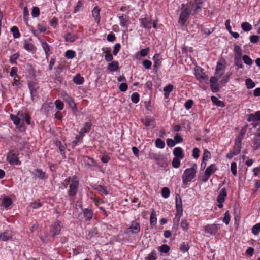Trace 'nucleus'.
I'll list each match as a JSON object with an SVG mask.
<instances>
[{
	"label": "nucleus",
	"mask_w": 260,
	"mask_h": 260,
	"mask_svg": "<svg viewBox=\"0 0 260 260\" xmlns=\"http://www.w3.org/2000/svg\"><path fill=\"white\" fill-rule=\"evenodd\" d=\"M197 172V165L196 164H193L190 168H187L184 170L182 176L183 188L188 187L189 183L196 177Z\"/></svg>",
	"instance_id": "nucleus-1"
},
{
	"label": "nucleus",
	"mask_w": 260,
	"mask_h": 260,
	"mask_svg": "<svg viewBox=\"0 0 260 260\" xmlns=\"http://www.w3.org/2000/svg\"><path fill=\"white\" fill-rule=\"evenodd\" d=\"M65 181L69 184V189L67 192L68 196H75L77 194L79 185V182L77 177L75 176L69 177L65 180Z\"/></svg>",
	"instance_id": "nucleus-2"
},
{
	"label": "nucleus",
	"mask_w": 260,
	"mask_h": 260,
	"mask_svg": "<svg viewBox=\"0 0 260 260\" xmlns=\"http://www.w3.org/2000/svg\"><path fill=\"white\" fill-rule=\"evenodd\" d=\"M179 200H178V198L176 197V213L175 216L174 218V222L178 223L183 213V208H182V200L180 196H179Z\"/></svg>",
	"instance_id": "nucleus-3"
},
{
	"label": "nucleus",
	"mask_w": 260,
	"mask_h": 260,
	"mask_svg": "<svg viewBox=\"0 0 260 260\" xmlns=\"http://www.w3.org/2000/svg\"><path fill=\"white\" fill-rule=\"evenodd\" d=\"M195 75L200 82H206L208 80V75L203 72V69L201 68H197L195 70Z\"/></svg>",
	"instance_id": "nucleus-4"
},
{
	"label": "nucleus",
	"mask_w": 260,
	"mask_h": 260,
	"mask_svg": "<svg viewBox=\"0 0 260 260\" xmlns=\"http://www.w3.org/2000/svg\"><path fill=\"white\" fill-rule=\"evenodd\" d=\"M227 196L226 189L225 188H223L221 189L219 194L217 198V201L218 203V207L222 208L223 206V203L225 200V197Z\"/></svg>",
	"instance_id": "nucleus-5"
},
{
	"label": "nucleus",
	"mask_w": 260,
	"mask_h": 260,
	"mask_svg": "<svg viewBox=\"0 0 260 260\" xmlns=\"http://www.w3.org/2000/svg\"><path fill=\"white\" fill-rule=\"evenodd\" d=\"M61 227V222L59 220L55 221L51 225L50 231L53 237L60 234Z\"/></svg>",
	"instance_id": "nucleus-6"
},
{
	"label": "nucleus",
	"mask_w": 260,
	"mask_h": 260,
	"mask_svg": "<svg viewBox=\"0 0 260 260\" xmlns=\"http://www.w3.org/2000/svg\"><path fill=\"white\" fill-rule=\"evenodd\" d=\"M220 229V225L217 224H208L204 228V230L206 233L211 235H215Z\"/></svg>",
	"instance_id": "nucleus-7"
},
{
	"label": "nucleus",
	"mask_w": 260,
	"mask_h": 260,
	"mask_svg": "<svg viewBox=\"0 0 260 260\" xmlns=\"http://www.w3.org/2000/svg\"><path fill=\"white\" fill-rule=\"evenodd\" d=\"M127 232H131L134 234H137L140 232V224L135 221L131 222L130 226L126 229Z\"/></svg>",
	"instance_id": "nucleus-8"
},
{
	"label": "nucleus",
	"mask_w": 260,
	"mask_h": 260,
	"mask_svg": "<svg viewBox=\"0 0 260 260\" xmlns=\"http://www.w3.org/2000/svg\"><path fill=\"white\" fill-rule=\"evenodd\" d=\"M19 115H10L11 120L17 128H22L24 124V119L18 117Z\"/></svg>",
	"instance_id": "nucleus-9"
},
{
	"label": "nucleus",
	"mask_w": 260,
	"mask_h": 260,
	"mask_svg": "<svg viewBox=\"0 0 260 260\" xmlns=\"http://www.w3.org/2000/svg\"><path fill=\"white\" fill-rule=\"evenodd\" d=\"M191 11L188 8H185L181 13L179 19V22L184 25L187 21Z\"/></svg>",
	"instance_id": "nucleus-10"
},
{
	"label": "nucleus",
	"mask_w": 260,
	"mask_h": 260,
	"mask_svg": "<svg viewBox=\"0 0 260 260\" xmlns=\"http://www.w3.org/2000/svg\"><path fill=\"white\" fill-rule=\"evenodd\" d=\"M260 148V128H258L253 141V149L256 150Z\"/></svg>",
	"instance_id": "nucleus-11"
},
{
	"label": "nucleus",
	"mask_w": 260,
	"mask_h": 260,
	"mask_svg": "<svg viewBox=\"0 0 260 260\" xmlns=\"http://www.w3.org/2000/svg\"><path fill=\"white\" fill-rule=\"evenodd\" d=\"M218 81L216 77H212L210 78V88L213 92H217L219 90Z\"/></svg>",
	"instance_id": "nucleus-12"
},
{
	"label": "nucleus",
	"mask_w": 260,
	"mask_h": 260,
	"mask_svg": "<svg viewBox=\"0 0 260 260\" xmlns=\"http://www.w3.org/2000/svg\"><path fill=\"white\" fill-rule=\"evenodd\" d=\"M7 160L11 165H16L18 163V158L17 156L12 152H9L7 157Z\"/></svg>",
	"instance_id": "nucleus-13"
},
{
	"label": "nucleus",
	"mask_w": 260,
	"mask_h": 260,
	"mask_svg": "<svg viewBox=\"0 0 260 260\" xmlns=\"http://www.w3.org/2000/svg\"><path fill=\"white\" fill-rule=\"evenodd\" d=\"M247 120L249 122H252V124L254 127L258 124L260 122V115H249Z\"/></svg>",
	"instance_id": "nucleus-14"
},
{
	"label": "nucleus",
	"mask_w": 260,
	"mask_h": 260,
	"mask_svg": "<svg viewBox=\"0 0 260 260\" xmlns=\"http://www.w3.org/2000/svg\"><path fill=\"white\" fill-rule=\"evenodd\" d=\"M173 153L175 157H178L181 159H183L184 157L183 150L182 148L180 147L175 148L173 150Z\"/></svg>",
	"instance_id": "nucleus-15"
},
{
	"label": "nucleus",
	"mask_w": 260,
	"mask_h": 260,
	"mask_svg": "<svg viewBox=\"0 0 260 260\" xmlns=\"http://www.w3.org/2000/svg\"><path fill=\"white\" fill-rule=\"evenodd\" d=\"M12 233L10 231H6L0 235V239L3 241H7L12 239Z\"/></svg>",
	"instance_id": "nucleus-16"
},
{
	"label": "nucleus",
	"mask_w": 260,
	"mask_h": 260,
	"mask_svg": "<svg viewBox=\"0 0 260 260\" xmlns=\"http://www.w3.org/2000/svg\"><path fill=\"white\" fill-rule=\"evenodd\" d=\"M91 126L92 123L90 122H86L79 133L84 136L85 133H87L90 131Z\"/></svg>",
	"instance_id": "nucleus-17"
},
{
	"label": "nucleus",
	"mask_w": 260,
	"mask_h": 260,
	"mask_svg": "<svg viewBox=\"0 0 260 260\" xmlns=\"http://www.w3.org/2000/svg\"><path fill=\"white\" fill-rule=\"evenodd\" d=\"M154 60V68L157 70L161 66V59L159 54H156L153 58Z\"/></svg>",
	"instance_id": "nucleus-18"
},
{
	"label": "nucleus",
	"mask_w": 260,
	"mask_h": 260,
	"mask_svg": "<svg viewBox=\"0 0 260 260\" xmlns=\"http://www.w3.org/2000/svg\"><path fill=\"white\" fill-rule=\"evenodd\" d=\"M83 215L86 220L89 221L92 218L93 212L91 209L86 208L83 210Z\"/></svg>",
	"instance_id": "nucleus-19"
},
{
	"label": "nucleus",
	"mask_w": 260,
	"mask_h": 260,
	"mask_svg": "<svg viewBox=\"0 0 260 260\" xmlns=\"http://www.w3.org/2000/svg\"><path fill=\"white\" fill-rule=\"evenodd\" d=\"M29 87L31 92V96H35L37 95V90L39 88L38 84L35 82H30L29 83Z\"/></svg>",
	"instance_id": "nucleus-20"
},
{
	"label": "nucleus",
	"mask_w": 260,
	"mask_h": 260,
	"mask_svg": "<svg viewBox=\"0 0 260 260\" xmlns=\"http://www.w3.org/2000/svg\"><path fill=\"white\" fill-rule=\"evenodd\" d=\"M119 64L118 62L116 61H112L111 63H109L107 67L108 70L110 72H114L117 71L119 68Z\"/></svg>",
	"instance_id": "nucleus-21"
},
{
	"label": "nucleus",
	"mask_w": 260,
	"mask_h": 260,
	"mask_svg": "<svg viewBox=\"0 0 260 260\" xmlns=\"http://www.w3.org/2000/svg\"><path fill=\"white\" fill-rule=\"evenodd\" d=\"M157 223L156 213L154 209H151L150 223L151 226H155Z\"/></svg>",
	"instance_id": "nucleus-22"
},
{
	"label": "nucleus",
	"mask_w": 260,
	"mask_h": 260,
	"mask_svg": "<svg viewBox=\"0 0 260 260\" xmlns=\"http://www.w3.org/2000/svg\"><path fill=\"white\" fill-rule=\"evenodd\" d=\"M32 174L35 175V177L40 179H44L46 178L45 173L41 169H36L35 172L32 173Z\"/></svg>",
	"instance_id": "nucleus-23"
},
{
	"label": "nucleus",
	"mask_w": 260,
	"mask_h": 260,
	"mask_svg": "<svg viewBox=\"0 0 260 260\" xmlns=\"http://www.w3.org/2000/svg\"><path fill=\"white\" fill-rule=\"evenodd\" d=\"M142 23L144 28H150L152 27V22L149 18H145L142 19Z\"/></svg>",
	"instance_id": "nucleus-24"
},
{
	"label": "nucleus",
	"mask_w": 260,
	"mask_h": 260,
	"mask_svg": "<svg viewBox=\"0 0 260 260\" xmlns=\"http://www.w3.org/2000/svg\"><path fill=\"white\" fill-rule=\"evenodd\" d=\"M216 170L217 167L216 165L215 164H212L206 168L205 172L207 175L211 176L216 171Z\"/></svg>",
	"instance_id": "nucleus-25"
},
{
	"label": "nucleus",
	"mask_w": 260,
	"mask_h": 260,
	"mask_svg": "<svg viewBox=\"0 0 260 260\" xmlns=\"http://www.w3.org/2000/svg\"><path fill=\"white\" fill-rule=\"evenodd\" d=\"M120 21V25L125 28H127L128 23V20L127 19V17L126 15H122L119 17Z\"/></svg>",
	"instance_id": "nucleus-26"
},
{
	"label": "nucleus",
	"mask_w": 260,
	"mask_h": 260,
	"mask_svg": "<svg viewBox=\"0 0 260 260\" xmlns=\"http://www.w3.org/2000/svg\"><path fill=\"white\" fill-rule=\"evenodd\" d=\"M12 204V201L9 197H5L3 199L2 205L5 208H8Z\"/></svg>",
	"instance_id": "nucleus-27"
},
{
	"label": "nucleus",
	"mask_w": 260,
	"mask_h": 260,
	"mask_svg": "<svg viewBox=\"0 0 260 260\" xmlns=\"http://www.w3.org/2000/svg\"><path fill=\"white\" fill-rule=\"evenodd\" d=\"M100 9L98 7H95L92 11V15L98 23L100 22Z\"/></svg>",
	"instance_id": "nucleus-28"
},
{
	"label": "nucleus",
	"mask_w": 260,
	"mask_h": 260,
	"mask_svg": "<svg viewBox=\"0 0 260 260\" xmlns=\"http://www.w3.org/2000/svg\"><path fill=\"white\" fill-rule=\"evenodd\" d=\"M73 81L76 84L81 85L84 82V78L80 74H77L74 77Z\"/></svg>",
	"instance_id": "nucleus-29"
},
{
	"label": "nucleus",
	"mask_w": 260,
	"mask_h": 260,
	"mask_svg": "<svg viewBox=\"0 0 260 260\" xmlns=\"http://www.w3.org/2000/svg\"><path fill=\"white\" fill-rule=\"evenodd\" d=\"M235 53V57H241L242 51L240 47L237 45H235L234 48Z\"/></svg>",
	"instance_id": "nucleus-30"
},
{
	"label": "nucleus",
	"mask_w": 260,
	"mask_h": 260,
	"mask_svg": "<svg viewBox=\"0 0 260 260\" xmlns=\"http://www.w3.org/2000/svg\"><path fill=\"white\" fill-rule=\"evenodd\" d=\"M155 146L157 148L163 149L165 146V141L160 138H158L155 141Z\"/></svg>",
	"instance_id": "nucleus-31"
},
{
	"label": "nucleus",
	"mask_w": 260,
	"mask_h": 260,
	"mask_svg": "<svg viewBox=\"0 0 260 260\" xmlns=\"http://www.w3.org/2000/svg\"><path fill=\"white\" fill-rule=\"evenodd\" d=\"M42 46L45 52V54L46 55V57L49 55V52L50 51V47L49 45L46 42H42Z\"/></svg>",
	"instance_id": "nucleus-32"
},
{
	"label": "nucleus",
	"mask_w": 260,
	"mask_h": 260,
	"mask_svg": "<svg viewBox=\"0 0 260 260\" xmlns=\"http://www.w3.org/2000/svg\"><path fill=\"white\" fill-rule=\"evenodd\" d=\"M56 145L59 148V151L62 156L65 157V147L62 144L60 141H57L56 143Z\"/></svg>",
	"instance_id": "nucleus-33"
},
{
	"label": "nucleus",
	"mask_w": 260,
	"mask_h": 260,
	"mask_svg": "<svg viewBox=\"0 0 260 260\" xmlns=\"http://www.w3.org/2000/svg\"><path fill=\"white\" fill-rule=\"evenodd\" d=\"M77 37L75 35L72 34L71 33H68L66 36H65V39L66 41L67 42H74Z\"/></svg>",
	"instance_id": "nucleus-34"
},
{
	"label": "nucleus",
	"mask_w": 260,
	"mask_h": 260,
	"mask_svg": "<svg viewBox=\"0 0 260 260\" xmlns=\"http://www.w3.org/2000/svg\"><path fill=\"white\" fill-rule=\"evenodd\" d=\"M157 257L156 251L153 250L150 254L148 255L146 258L147 260H156Z\"/></svg>",
	"instance_id": "nucleus-35"
},
{
	"label": "nucleus",
	"mask_w": 260,
	"mask_h": 260,
	"mask_svg": "<svg viewBox=\"0 0 260 260\" xmlns=\"http://www.w3.org/2000/svg\"><path fill=\"white\" fill-rule=\"evenodd\" d=\"M24 47V48L27 51H32L35 50V47L34 45L32 43H28L27 41L25 42Z\"/></svg>",
	"instance_id": "nucleus-36"
},
{
	"label": "nucleus",
	"mask_w": 260,
	"mask_h": 260,
	"mask_svg": "<svg viewBox=\"0 0 260 260\" xmlns=\"http://www.w3.org/2000/svg\"><path fill=\"white\" fill-rule=\"evenodd\" d=\"M170 249V247L166 244L162 245L161 246L158 247V250H159V251L164 253H168Z\"/></svg>",
	"instance_id": "nucleus-37"
},
{
	"label": "nucleus",
	"mask_w": 260,
	"mask_h": 260,
	"mask_svg": "<svg viewBox=\"0 0 260 260\" xmlns=\"http://www.w3.org/2000/svg\"><path fill=\"white\" fill-rule=\"evenodd\" d=\"M242 29L245 31H249L252 29V25L248 22H243L241 25Z\"/></svg>",
	"instance_id": "nucleus-38"
},
{
	"label": "nucleus",
	"mask_w": 260,
	"mask_h": 260,
	"mask_svg": "<svg viewBox=\"0 0 260 260\" xmlns=\"http://www.w3.org/2000/svg\"><path fill=\"white\" fill-rule=\"evenodd\" d=\"M11 31L13 33V37L15 38H18L20 36L18 28L16 26H13L11 28Z\"/></svg>",
	"instance_id": "nucleus-39"
},
{
	"label": "nucleus",
	"mask_w": 260,
	"mask_h": 260,
	"mask_svg": "<svg viewBox=\"0 0 260 260\" xmlns=\"http://www.w3.org/2000/svg\"><path fill=\"white\" fill-rule=\"evenodd\" d=\"M241 57H234V64L237 66L239 68H242L243 64L241 59Z\"/></svg>",
	"instance_id": "nucleus-40"
},
{
	"label": "nucleus",
	"mask_w": 260,
	"mask_h": 260,
	"mask_svg": "<svg viewBox=\"0 0 260 260\" xmlns=\"http://www.w3.org/2000/svg\"><path fill=\"white\" fill-rule=\"evenodd\" d=\"M180 159L181 158L174 157L172 161V166L175 168H178L180 166Z\"/></svg>",
	"instance_id": "nucleus-41"
},
{
	"label": "nucleus",
	"mask_w": 260,
	"mask_h": 260,
	"mask_svg": "<svg viewBox=\"0 0 260 260\" xmlns=\"http://www.w3.org/2000/svg\"><path fill=\"white\" fill-rule=\"evenodd\" d=\"M260 232V223L254 225L252 228V232L254 235H258Z\"/></svg>",
	"instance_id": "nucleus-42"
},
{
	"label": "nucleus",
	"mask_w": 260,
	"mask_h": 260,
	"mask_svg": "<svg viewBox=\"0 0 260 260\" xmlns=\"http://www.w3.org/2000/svg\"><path fill=\"white\" fill-rule=\"evenodd\" d=\"M244 62L248 66H251L253 63L252 60L247 55H244L242 57Z\"/></svg>",
	"instance_id": "nucleus-43"
},
{
	"label": "nucleus",
	"mask_w": 260,
	"mask_h": 260,
	"mask_svg": "<svg viewBox=\"0 0 260 260\" xmlns=\"http://www.w3.org/2000/svg\"><path fill=\"white\" fill-rule=\"evenodd\" d=\"M245 83L248 89H251L255 85L254 82L250 78L247 79L245 80Z\"/></svg>",
	"instance_id": "nucleus-44"
},
{
	"label": "nucleus",
	"mask_w": 260,
	"mask_h": 260,
	"mask_svg": "<svg viewBox=\"0 0 260 260\" xmlns=\"http://www.w3.org/2000/svg\"><path fill=\"white\" fill-rule=\"evenodd\" d=\"M210 153L207 150H205L203 156V160L201 162V166L203 165V162H205V160H207L210 157Z\"/></svg>",
	"instance_id": "nucleus-45"
},
{
	"label": "nucleus",
	"mask_w": 260,
	"mask_h": 260,
	"mask_svg": "<svg viewBox=\"0 0 260 260\" xmlns=\"http://www.w3.org/2000/svg\"><path fill=\"white\" fill-rule=\"evenodd\" d=\"M83 137L84 136L79 133V135L76 136L75 140L72 142L73 146H75L77 145L78 143L81 142Z\"/></svg>",
	"instance_id": "nucleus-46"
},
{
	"label": "nucleus",
	"mask_w": 260,
	"mask_h": 260,
	"mask_svg": "<svg viewBox=\"0 0 260 260\" xmlns=\"http://www.w3.org/2000/svg\"><path fill=\"white\" fill-rule=\"evenodd\" d=\"M142 122L147 127L152 125L153 123H154V121L153 120L149 119L147 118L142 119Z\"/></svg>",
	"instance_id": "nucleus-47"
},
{
	"label": "nucleus",
	"mask_w": 260,
	"mask_h": 260,
	"mask_svg": "<svg viewBox=\"0 0 260 260\" xmlns=\"http://www.w3.org/2000/svg\"><path fill=\"white\" fill-rule=\"evenodd\" d=\"M149 158L151 159H154L156 161H159L161 159V156L157 153H149Z\"/></svg>",
	"instance_id": "nucleus-48"
},
{
	"label": "nucleus",
	"mask_w": 260,
	"mask_h": 260,
	"mask_svg": "<svg viewBox=\"0 0 260 260\" xmlns=\"http://www.w3.org/2000/svg\"><path fill=\"white\" fill-rule=\"evenodd\" d=\"M212 102L218 106L223 107L224 106V103L220 100L218 99L215 96H212Z\"/></svg>",
	"instance_id": "nucleus-49"
},
{
	"label": "nucleus",
	"mask_w": 260,
	"mask_h": 260,
	"mask_svg": "<svg viewBox=\"0 0 260 260\" xmlns=\"http://www.w3.org/2000/svg\"><path fill=\"white\" fill-rule=\"evenodd\" d=\"M223 221L226 224H229L230 221V212L229 211H226L224 214V217L223 218Z\"/></svg>",
	"instance_id": "nucleus-50"
},
{
	"label": "nucleus",
	"mask_w": 260,
	"mask_h": 260,
	"mask_svg": "<svg viewBox=\"0 0 260 260\" xmlns=\"http://www.w3.org/2000/svg\"><path fill=\"white\" fill-rule=\"evenodd\" d=\"M40 15V9L37 7H34L31 12V15L33 17H37Z\"/></svg>",
	"instance_id": "nucleus-51"
},
{
	"label": "nucleus",
	"mask_w": 260,
	"mask_h": 260,
	"mask_svg": "<svg viewBox=\"0 0 260 260\" xmlns=\"http://www.w3.org/2000/svg\"><path fill=\"white\" fill-rule=\"evenodd\" d=\"M241 149V144L235 143V146L233 148V151L236 155L238 154Z\"/></svg>",
	"instance_id": "nucleus-52"
},
{
	"label": "nucleus",
	"mask_w": 260,
	"mask_h": 260,
	"mask_svg": "<svg viewBox=\"0 0 260 260\" xmlns=\"http://www.w3.org/2000/svg\"><path fill=\"white\" fill-rule=\"evenodd\" d=\"M75 52L73 50H67L66 52V57L68 59H73L75 56Z\"/></svg>",
	"instance_id": "nucleus-53"
},
{
	"label": "nucleus",
	"mask_w": 260,
	"mask_h": 260,
	"mask_svg": "<svg viewBox=\"0 0 260 260\" xmlns=\"http://www.w3.org/2000/svg\"><path fill=\"white\" fill-rule=\"evenodd\" d=\"M170 190L168 188H167V187L162 188V190H161V194H162V196L164 198H168L170 196Z\"/></svg>",
	"instance_id": "nucleus-54"
},
{
	"label": "nucleus",
	"mask_w": 260,
	"mask_h": 260,
	"mask_svg": "<svg viewBox=\"0 0 260 260\" xmlns=\"http://www.w3.org/2000/svg\"><path fill=\"white\" fill-rule=\"evenodd\" d=\"M231 170L232 174L234 176H236L237 174V164L235 162H232L231 164Z\"/></svg>",
	"instance_id": "nucleus-55"
},
{
	"label": "nucleus",
	"mask_w": 260,
	"mask_h": 260,
	"mask_svg": "<svg viewBox=\"0 0 260 260\" xmlns=\"http://www.w3.org/2000/svg\"><path fill=\"white\" fill-rule=\"evenodd\" d=\"M131 100L134 103H137L139 100V95L137 92H134L131 95Z\"/></svg>",
	"instance_id": "nucleus-56"
},
{
	"label": "nucleus",
	"mask_w": 260,
	"mask_h": 260,
	"mask_svg": "<svg viewBox=\"0 0 260 260\" xmlns=\"http://www.w3.org/2000/svg\"><path fill=\"white\" fill-rule=\"evenodd\" d=\"M181 228L185 231H187L188 229L189 224H188L186 219H183L181 222Z\"/></svg>",
	"instance_id": "nucleus-57"
},
{
	"label": "nucleus",
	"mask_w": 260,
	"mask_h": 260,
	"mask_svg": "<svg viewBox=\"0 0 260 260\" xmlns=\"http://www.w3.org/2000/svg\"><path fill=\"white\" fill-rule=\"evenodd\" d=\"M105 59L107 62H111L113 59V57L109 51L105 52Z\"/></svg>",
	"instance_id": "nucleus-58"
},
{
	"label": "nucleus",
	"mask_w": 260,
	"mask_h": 260,
	"mask_svg": "<svg viewBox=\"0 0 260 260\" xmlns=\"http://www.w3.org/2000/svg\"><path fill=\"white\" fill-rule=\"evenodd\" d=\"M189 249V247L187 244L183 242L180 246V249L183 252H187Z\"/></svg>",
	"instance_id": "nucleus-59"
},
{
	"label": "nucleus",
	"mask_w": 260,
	"mask_h": 260,
	"mask_svg": "<svg viewBox=\"0 0 260 260\" xmlns=\"http://www.w3.org/2000/svg\"><path fill=\"white\" fill-rule=\"evenodd\" d=\"M55 104L56 108L58 110H61L63 108V103L60 100H57L55 102Z\"/></svg>",
	"instance_id": "nucleus-60"
},
{
	"label": "nucleus",
	"mask_w": 260,
	"mask_h": 260,
	"mask_svg": "<svg viewBox=\"0 0 260 260\" xmlns=\"http://www.w3.org/2000/svg\"><path fill=\"white\" fill-rule=\"evenodd\" d=\"M142 64L146 69H149L151 67L152 62L149 60H144L143 61Z\"/></svg>",
	"instance_id": "nucleus-61"
},
{
	"label": "nucleus",
	"mask_w": 260,
	"mask_h": 260,
	"mask_svg": "<svg viewBox=\"0 0 260 260\" xmlns=\"http://www.w3.org/2000/svg\"><path fill=\"white\" fill-rule=\"evenodd\" d=\"M96 189L98 191H99L100 192H102V193L105 195L108 193V192L106 188L101 185L98 186Z\"/></svg>",
	"instance_id": "nucleus-62"
},
{
	"label": "nucleus",
	"mask_w": 260,
	"mask_h": 260,
	"mask_svg": "<svg viewBox=\"0 0 260 260\" xmlns=\"http://www.w3.org/2000/svg\"><path fill=\"white\" fill-rule=\"evenodd\" d=\"M121 45L119 43L116 44L113 48V54L114 55H116L118 52L119 51Z\"/></svg>",
	"instance_id": "nucleus-63"
},
{
	"label": "nucleus",
	"mask_w": 260,
	"mask_h": 260,
	"mask_svg": "<svg viewBox=\"0 0 260 260\" xmlns=\"http://www.w3.org/2000/svg\"><path fill=\"white\" fill-rule=\"evenodd\" d=\"M192 156L195 159L199 158L200 156V150L198 148H194L192 151Z\"/></svg>",
	"instance_id": "nucleus-64"
}]
</instances>
